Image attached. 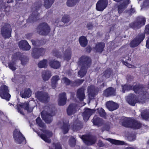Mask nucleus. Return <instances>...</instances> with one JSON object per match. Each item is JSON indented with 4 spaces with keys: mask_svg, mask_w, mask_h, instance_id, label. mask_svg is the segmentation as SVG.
I'll list each match as a JSON object with an SVG mask.
<instances>
[{
    "mask_svg": "<svg viewBox=\"0 0 149 149\" xmlns=\"http://www.w3.org/2000/svg\"><path fill=\"white\" fill-rule=\"evenodd\" d=\"M60 79L58 76L56 75L52 77V79L51 84L52 87L55 88L57 86V81Z\"/></svg>",
    "mask_w": 149,
    "mask_h": 149,
    "instance_id": "nucleus-33",
    "label": "nucleus"
},
{
    "mask_svg": "<svg viewBox=\"0 0 149 149\" xmlns=\"http://www.w3.org/2000/svg\"><path fill=\"white\" fill-rule=\"evenodd\" d=\"M63 125L62 127V129L64 134H66L68 132L69 130V126L68 122L66 123L63 122Z\"/></svg>",
    "mask_w": 149,
    "mask_h": 149,
    "instance_id": "nucleus-42",
    "label": "nucleus"
},
{
    "mask_svg": "<svg viewBox=\"0 0 149 149\" xmlns=\"http://www.w3.org/2000/svg\"><path fill=\"white\" fill-rule=\"evenodd\" d=\"M110 128V125L109 124L107 125H106L105 126V129L107 131H109Z\"/></svg>",
    "mask_w": 149,
    "mask_h": 149,
    "instance_id": "nucleus-57",
    "label": "nucleus"
},
{
    "mask_svg": "<svg viewBox=\"0 0 149 149\" xmlns=\"http://www.w3.org/2000/svg\"><path fill=\"white\" fill-rule=\"evenodd\" d=\"M19 47L25 50H28L31 48L30 46L26 40H21L19 43Z\"/></svg>",
    "mask_w": 149,
    "mask_h": 149,
    "instance_id": "nucleus-21",
    "label": "nucleus"
},
{
    "mask_svg": "<svg viewBox=\"0 0 149 149\" xmlns=\"http://www.w3.org/2000/svg\"><path fill=\"white\" fill-rule=\"evenodd\" d=\"M106 105L107 109L111 111L117 109L119 107L118 104L112 101L107 102L106 103Z\"/></svg>",
    "mask_w": 149,
    "mask_h": 149,
    "instance_id": "nucleus-18",
    "label": "nucleus"
},
{
    "mask_svg": "<svg viewBox=\"0 0 149 149\" xmlns=\"http://www.w3.org/2000/svg\"><path fill=\"white\" fill-rule=\"evenodd\" d=\"M108 4L107 0H99L97 3L96 9L99 11H102L107 6Z\"/></svg>",
    "mask_w": 149,
    "mask_h": 149,
    "instance_id": "nucleus-12",
    "label": "nucleus"
},
{
    "mask_svg": "<svg viewBox=\"0 0 149 149\" xmlns=\"http://www.w3.org/2000/svg\"><path fill=\"white\" fill-rule=\"evenodd\" d=\"M8 87L6 85H2L0 88V96L2 98L9 101L11 95Z\"/></svg>",
    "mask_w": 149,
    "mask_h": 149,
    "instance_id": "nucleus-7",
    "label": "nucleus"
},
{
    "mask_svg": "<svg viewBox=\"0 0 149 149\" xmlns=\"http://www.w3.org/2000/svg\"><path fill=\"white\" fill-rule=\"evenodd\" d=\"M49 149H61V148L60 144L57 143L56 144H53L52 148L50 147Z\"/></svg>",
    "mask_w": 149,
    "mask_h": 149,
    "instance_id": "nucleus-49",
    "label": "nucleus"
},
{
    "mask_svg": "<svg viewBox=\"0 0 149 149\" xmlns=\"http://www.w3.org/2000/svg\"><path fill=\"white\" fill-rule=\"evenodd\" d=\"M71 56V49L70 48L67 49L64 53L63 58L65 60L68 61Z\"/></svg>",
    "mask_w": 149,
    "mask_h": 149,
    "instance_id": "nucleus-31",
    "label": "nucleus"
},
{
    "mask_svg": "<svg viewBox=\"0 0 149 149\" xmlns=\"http://www.w3.org/2000/svg\"><path fill=\"white\" fill-rule=\"evenodd\" d=\"M144 89H143L141 100L139 101L134 100V99H135V96L134 95L131 94L129 95L126 99L129 104L132 106H134L136 103L139 102L141 103H144L145 98L149 99V91L148 92H146V91H144Z\"/></svg>",
    "mask_w": 149,
    "mask_h": 149,
    "instance_id": "nucleus-4",
    "label": "nucleus"
},
{
    "mask_svg": "<svg viewBox=\"0 0 149 149\" xmlns=\"http://www.w3.org/2000/svg\"><path fill=\"white\" fill-rule=\"evenodd\" d=\"M42 130L45 133V134H41L40 135V136L45 142L48 143H50L51 140L49 138L52 136V132L50 131L44 130Z\"/></svg>",
    "mask_w": 149,
    "mask_h": 149,
    "instance_id": "nucleus-17",
    "label": "nucleus"
},
{
    "mask_svg": "<svg viewBox=\"0 0 149 149\" xmlns=\"http://www.w3.org/2000/svg\"><path fill=\"white\" fill-rule=\"evenodd\" d=\"M36 122L38 125L40 127L44 128L45 127V125L43 123L41 120L40 118L38 117L36 119Z\"/></svg>",
    "mask_w": 149,
    "mask_h": 149,
    "instance_id": "nucleus-45",
    "label": "nucleus"
},
{
    "mask_svg": "<svg viewBox=\"0 0 149 149\" xmlns=\"http://www.w3.org/2000/svg\"><path fill=\"white\" fill-rule=\"evenodd\" d=\"M76 105L75 104H71L67 109V113L68 115H70L74 113L76 111Z\"/></svg>",
    "mask_w": 149,
    "mask_h": 149,
    "instance_id": "nucleus-26",
    "label": "nucleus"
},
{
    "mask_svg": "<svg viewBox=\"0 0 149 149\" xmlns=\"http://www.w3.org/2000/svg\"><path fill=\"white\" fill-rule=\"evenodd\" d=\"M148 143H149V140H148Z\"/></svg>",
    "mask_w": 149,
    "mask_h": 149,
    "instance_id": "nucleus-64",
    "label": "nucleus"
},
{
    "mask_svg": "<svg viewBox=\"0 0 149 149\" xmlns=\"http://www.w3.org/2000/svg\"><path fill=\"white\" fill-rule=\"evenodd\" d=\"M31 36V34H28L26 35V38L28 39H30V38Z\"/></svg>",
    "mask_w": 149,
    "mask_h": 149,
    "instance_id": "nucleus-58",
    "label": "nucleus"
},
{
    "mask_svg": "<svg viewBox=\"0 0 149 149\" xmlns=\"http://www.w3.org/2000/svg\"><path fill=\"white\" fill-rule=\"evenodd\" d=\"M13 1V0H8L7 1V3H10L12 2Z\"/></svg>",
    "mask_w": 149,
    "mask_h": 149,
    "instance_id": "nucleus-63",
    "label": "nucleus"
},
{
    "mask_svg": "<svg viewBox=\"0 0 149 149\" xmlns=\"http://www.w3.org/2000/svg\"><path fill=\"white\" fill-rule=\"evenodd\" d=\"M54 0H45L44 6L47 8L50 7L54 2Z\"/></svg>",
    "mask_w": 149,
    "mask_h": 149,
    "instance_id": "nucleus-41",
    "label": "nucleus"
},
{
    "mask_svg": "<svg viewBox=\"0 0 149 149\" xmlns=\"http://www.w3.org/2000/svg\"><path fill=\"white\" fill-rule=\"evenodd\" d=\"M122 120L123 125L126 127H130L134 129H136L141 126V125L140 122L130 118L123 117Z\"/></svg>",
    "mask_w": 149,
    "mask_h": 149,
    "instance_id": "nucleus-3",
    "label": "nucleus"
},
{
    "mask_svg": "<svg viewBox=\"0 0 149 149\" xmlns=\"http://www.w3.org/2000/svg\"><path fill=\"white\" fill-rule=\"evenodd\" d=\"M80 138L87 145H90L94 143L95 142V138L92 136H86L83 135Z\"/></svg>",
    "mask_w": 149,
    "mask_h": 149,
    "instance_id": "nucleus-16",
    "label": "nucleus"
},
{
    "mask_svg": "<svg viewBox=\"0 0 149 149\" xmlns=\"http://www.w3.org/2000/svg\"><path fill=\"white\" fill-rule=\"evenodd\" d=\"M38 14L37 13V10L34 12L32 15L29 16V20L30 21H35L38 18Z\"/></svg>",
    "mask_w": 149,
    "mask_h": 149,
    "instance_id": "nucleus-40",
    "label": "nucleus"
},
{
    "mask_svg": "<svg viewBox=\"0 0 149 149\" xmlns=\"http://www.w3.org/2000/svg\"><path fill=\"white\" fill-rule=\"evenodd\" d=\"M149 72V69H148V68L147 69V70L146 71H145L144 72V74H146V75H147L148 74V72Z\"/></svg>",
    "mask_w": 149,
    "mask_h": 149,
    "instance_id": "nucleus-59",
    "label": "nucleus"
},
{
    "mask_svg": "<svg viewBox=\"0 0 149 149\" xmlns=\"http://www.w3.org/2000/svg\"><path fill=\"white\" fill-rule=\"evenodd\" d=\"M36 97L41 102H46L49 100L48 94L43 92L38 91L35 94Z\"/></svg>",
    "mask_w": 149,
    "mask_h": 149,
    "instance_id": "nucleus-11",
    "label": "nucleus"
},
{
    "mask_svg": "<svg viewBox=\"0 0 149 149\" xmlns=\"http://www.w3.org/2000/svg\"><path fill=\"white\" fill-rule=\"evenodd\" d=\"M66 94L65 93L60 94L59 95L58 100V105L60 106L64 105L66 103Z\"/></svg>",
    "mask_w": 149,
    "mask_h": 149,
    "instance_id": "nucleus-22",
    "label": "nucleus"
},
{
    "mask_svg": "<svg viewBox=\"0 0 149 149\" xmlns=\"http://www.w3.org/2000/svg\"><path fill=\"white\" fill-rule=\"evenodd\" d=\"M62 82L64 83L66 85H69L71 84L70 81L65 77L63 78L62 80Z\"/></svg>",
    "mask_w": 149,
    "mask_h": 149,
    "instance_id": "nucleus-47",
    "label": "nucleus"
},
{
    "mask_svg": "<svg viewBox=\"0 0 149 149\" xmlns=\"http://www.w3.org/2000/svg\"><path fill=\"white\" fill-rule=\"evenodd\" d=\"M13 136L15 141L18 143L21 144L25 140L24 137L17 129L14 131Z\"/></svg>",
    "mask_w": 149,
    "mask_h": 149,
    "instance_id": "nucleus-15",
    "label": "nucleus"
},
{
    "mask_svg": "<svg viewBox=\"0 0 149 149\" xmlns=\"http://www.w3.org/2000/svg\"><path fill=\"white\" fill-rule=\"evenodd\" d=\"M17 105L18 112L23 115L24 114V110H26L28 112H31L33 111L34 108L33 107H29V104L27 102L18 104Z\"/></svg>",
    "mask_w": 149,
    "mask_h": 149,
    "instance_id": "nucleus-6",
    "label": "nucleus"
},
{
    "mask_svg": "<svg viewBox=\"0 0 149 149\" xmlns=\"http://www.w3.org/2000/svg\"><path fill=\"white\" fill-rule=\"evenodd\" d=\"M98 110L99 113L101 116L104 117L105 116L106 113L103 109L102 108H99Z\"/></svg>",
    "mask_w": 149,
    "mask_h": 149,
    "instance_id": "nucleus-46",
    "label": "nucleus"
},
{
    "mask_svg": "<svg viewBox=\"0 0 149 149\" xmlns=\"http://www.w3.org/2000/svg\"><path fill=\"white\" fill-rule=\"evenodd\" d=\"M145 31L146 33L149 34V24L146 26Z\"/></svg>",
    "mask_w": 149,
    "mask_h": 149,
    "instance_id": "nucleus-54",
    "label": "nucleus"
},
{
    "mask_svg": "<svg viewBox=\"0 0 149 149\" xmlns=\"http://www.w3.org/2000/svg\"><path fill=\"white\" fill-rule=\"evenodd\" d=\"M79 41L80 45L82 47H85L87 44V39L84 36H82L79 38Z\"/></svg>",
    "mask_w": 149,
    "mask_h": 149,
    "instance_id": "nucleus-37",
    "label": "nucleus"
},
{
    "mask_svg": "<svg viewBox=\"0 0 149 149\" xmlns=\"http://www.w3.org/2000/svg\"><path fill=\"white\" fill-rule=\"evenodd\" d=\"M46 51V49L43 48H34L32 53L33 56L35 58H38L39 56L43 55Z\"/></svg>",
    "mask_w": 149,
    "mask_h": 149,
    "instance_id": "nucleus-13",
    "label": "nucleus"
},
{
    "mask_svg": "<svg viewBox=\"0 0 149 149\" xmlns=\"http://www.w3.org/2000/svg\"><path fill=\"white\" fill-rule=\"evenodd\" d=\"M144 36L142 34L137 36L130 44L131 47H135L139 45L141 41L144 39Z\"/></svg>",
    "mask_w": 149,
    "mask_h": 149,
    "instance_id": "nucleus-14",
    "label": "nucleus"
},
{
    "mask_svg": "<svg viewBox=\"0 0 149 149\" xmlns=\"http://www.w3.org/2000/svg\"><path fill=\"white\" fill-rule=\"evenodd\" d=\"M146 19L143 17L139 18V21L137 22L134 23V26L135 27L138 28L145 24Z\"/></svg>",
    "mask_w": 149,
    "mask_h": 149,
    "instance_id": "nucleus-28",
    "label": "nucleus"
},
{
    "mask_svg": "<svg viewBox=\"0 0 149 149\" xmlns=\"http://www.w3.org/2000/svg\"><path fill=\"white\" fill-rule=\"evenodd\" d=\"M146 46L147 48L149 49V38L146 41Z\"/></svg>",
    "mask_w": 149,
    "mask_h": 149,
    "instance_id": "nucleus-56",
    "label": "nucleus"
},
{
    "mask_svg": "<svg viewBox=\"0 0 149 149\" xmlns=\"http://www.w3.org/2000/svg\"><path fill=\"white\" fill-rule=\"evenodd\" d=\"M54 114L51 112V109L48 107H46L45 110L41 113V116L42 119L47 123H50L52 120V117Z\"/></svg>",
    "mask_w": 149,
    "mask_h": 149,
    "instance_id": "nucleus-5",
    "label": "nucleus"
},
{
    "mask_svg": "<svg viewBox=\"0 0 149 149\" xmlns=\"http://www.w3.org/2000/svg\"><path fill=\"white\" fill-rule=\"evenodd\" d=\"M125 149H135L133 147H127L126 148H125Z\"/></svg>",
    "mask_w": 149,
    "mask_h": 149,
    "instance_id": "nucleus-61",
    "label": "nucleus"
},
{
    "mask_svg": "<svg viewBox=\"0 0 149 149\" xmlns=\"http://www.w3.org/2000/svg\"><path fill=\"white\" fill-rule=\"evenodd\" d=\"M70 18L69 15H64L62 19V21L65 23H68L70 21Z\"/></svg>",
    "mask_w": 149,
    "mask_h": 149,
    "instance_id": "nucleus-44",
    "label": "nucleus"
},
{
    "mask_svg": "<svg viewBox=\"0 0 149 149\" xmlns=\"http://www.w3.org/2000/svg\"><path fill=\"white\" fill-rule=\"evenodd\" d=\"M19 54V53H17L13 55L12 57L13 61L10 62L8 63V67L13 71H14L16 70V65L15 62L14 61L18 58L17 55Z\"/></svg>",
    "mask_w": 149,
    "mask_h": 149,
    "instance_id": "nucleus-20",
    "label": "nucleus"
},
{
    "mask_svg": "<svg viewBox=\"0 0 149 149\" xmlns=\"http://www.w3.org/2000/svg\"><path fill=\"white\" fill-rule=\"evenodd\" d=\"M106 140L110 142L112 144L116 145H123L124 144V141L112 139L110 138L107 139Z\"/></svg>",
    "mask_w": 149,
    "mask_h": 149,
    "instance_id": "nucleus-38",
    "label": "nucleus"
},
{
    "mask_svg": "<svg viewBox=\"0 0 149 149\" xmlns=\"http://www.w3.org/2000/svg\"><path fill=\"white\" fill-rule=\"evenodd\" d=\"M31 42H32V43L33 45H37V42H36L35 40H32Z\"/></svg>",
    "mask_w": 149,
    "mask_h": 149,
    "instance_id": "nucleus-60",
    "label": "nucleus"
},
{
    "mask_svg": "<svg viewBox=\"0 0 149 149\" xmlns=\"http://www.w3.org/2000/svg\"><path fill=\"white\" fill-rule=\"evenodd\" d=\"M122 87L123 91V93L125 92V91H129L133 89L136 93L140 94V95L139 96L138 99H137L136 96L134 94H129L126 97V100L127 102H128L126 99L131 94L134 95V96H135V99H134V100H137L139 101L141 100V99L142 98V95L143 94V89H144V86L143 85H135L133 87L131 84H130L129 85L126 84L123 86H122ZM128 103L129 104L128 102Z\"/></svg>",
    "mask_w": 149,
    "mask_h": 149,
    "instance_id": "nucleus-2",
    "label": "nucleus"
},
{
    "mask_svg": "<svg viewBox=\"0 0 149 149\" xmlns=\"http://www.w3.org/2000/svg\"><path fill=\"white\" fill-rule=\"evenodd\" d=\"M50 31V28L46 23H43L40 24L37 29V32L40 35H46Z\"/></svg>",
    "mask_w": 149,
    "mask_h": 149,
    "instance_id": "nucleus-9",
    "label": "nucleus"
},
{
    "mask_svg": "<svg viewBox=\"0 0 149 149\" xmlns=\"http://www.w3.org/2000/svg\"><path fill=\"white\" fill-rule=\"evenodd\" d=\"M71 126H72V129L74 131H76L81 128V127L80 126L79 124L76 123H75L73 125L71 124Z\"/></svg>",
    "mask_w": 149,
    "mask_h": 149,
    "instance_id": "nucleus-43",
    "label": "nucleus"
},
{
    "mask_svg": "<svg viewBox=\"0 0 149 149\" xmlns=\"http://www.w3.org/2000/svg\"><path fill=\"white\" fill-rule=\"evenodd\" d=\"M52 76L51 72L49 71L45 70L42 72V76L44 81H47Z\"/></svg>",
    "mask_w": 149,
    "mask_h": 149,
    "instance_id": "nucleus-30",
    "label": "nucleus"
},
{
    "mask_svg": "<svg viewBox=\"0 0 149 149\" xmlns=\"http://www.w3.org/2000/svg\"><path fill=\"white\" fill-rule=\"evenodd\" d=\"M123 58H124L125 59V61H124V59H123L122 60V61L124 65H125L127 67L129 68H132L134 67V66L133 65L130 64L129 63H128L127 61H131V58H130V57L129 56V55H126V56H124L123 57Z\"/></svg>",
    "mask_w": 149,
    "mask_h": 149,
    "instance_id": "nucleus-34",
    "label": "nucleus"
},
{
    "mask_svg": "<svg viewBox=\"0 0 149 149\" xmlns=\"http://www.w3.org/2000/svg\"><path fill=\"white\" fill-rule=\"evenodd\" d=\"M22 64V65H25L28 61V59L25 57L21 59Z\"/></svg>",
    "mask_w": 149,
    "mask_h": 149,
    "instance_id": "nucleus-52",
    "label": "nucleus"
},
{
    "mask_svg": "<svg viewBox=\"0 0 149 149\" xmlns=\"http://www.w3.org/2000/svg\"><path fill=\"white\" fill-rule=\"evenodd\" d=\"M105 47V44L103 43H97L94 48L96 52L101 53L103 51Z\"/></svg>",
    "mask_w": 149,
    "mask_h": 149,
    "instance_id": "nucleus-29",
    "label": "nucleus"
},
{
    "mask_svg": "<svg viewBox=\"0 0 149 149\" xmlns=\"http://www.w3.org/2000/svg\"><path fill=\"white\" fill-rule=\"evenodd\" d=\"M130 11H131V13H134L135 11L133 9H131L130 10Z\"/></svg>",
    "mask_w": 149,
    "mask_h": 149,
    "instance_id": "nucleus-62",
    "label": "nucleus"
},
{
    "mask_svg": "<svg viewBox=\"0 0 149 149\" xmlns=\"http://www.w3.org/2000/svg\"><path fill=\"white\" fill-rule=\"evenodd\" d=\"M117 2H120L117 5L118 11L119 14L122 13L126 8L127 7L128 4L130 3V0H113Z\"/></svg>",
    "mask_w": 149,
    "mask_h": 149,
    "instance_id": "nucleus-8",
    "label": "nucleus"
},
{
    "mask_svg": "<svg viewBox=\"0 0 149 149\" xmlns=\"http://www.w3.org/2000/svg\"><path fill=\"white\" fill-rule=\"evenodd\" d=\"M141 117L143 119L147 120L149 118V114H146V113H142Z\"/></svg>",
    "mask_w": 149,
    "mask_h": 149,
    "instance_id": "nucleus-50",
    "label": "nucleus"
},
{
    "mask_svg": "<svg viewBox=\"0 0 149 149\" xmlns=\"http://www.w3.org/2000/svg\"><path fill=\"white\" fill-rule=\"evenodd\" d=\"M80 0H68L67 5L69 7H72L74 6L77 4Z\"/></svg>",
    "mask_w": 149,
    "mask_h": 149,
    "instance_id": "nucleus-35",
    "label": "nucleus"
},
{
    "mask_svg": "<svg viewBox=\"0 0 149 149\" xmlns=\"http://www.w3.org/2000/svg\"><path fill=\"white\" fill-rule=\"evenodd\" d=\"M49 64L52 68L55 69L58 68L61 66L60 63L55 59L51 60Z\"/></svg>",
    "mask_w": 149,
    "mask_h": 149,
    "instance_id": "nucleus-25",
    "label": "nucleus"
},
{
    "mask_svg": "<svg viewBox=\"0 0 149 149\" xmlns=\"http://www.w3.org/2000/svg\"><path fill=\"white\" fill-rule=\"evenodd\" d=\"M38 66L40 68H46L48 65V62L47 60L43 59L40 61L38 64Z\"/></svg>",
    "mask_w": 149,
    "mask_h": 149,
    "instance_id": "nucleus-39",
    "label": "nucleus"
},
{
    "mask_svg": "<svg viewBox=\"0 0 149 149\" xmlns=\"http://www.w3.org/2000/svg\"><path fill=\"white\" fill-rule=\"evenodd\" d=\"M84 90V88H82L77 91V96L81 101L83 100L85 98Z\"/></svg>",
    "mask_w": 149,
    "mask_h": 149,
    "instance_id": "nucleus-24",
    "label": "nucleus"
},
{
    "mask_svg": "<svg viewBox=\"0 0 149 149\" xmlns=\"http://www.w3.org/2000/svg\"><path fill=\"white\" fill-rule=\"evenodd\" d=\"M88 92L89 97L91 98L97 93V91L95 90L94 86L92 85L88 87Z\"/></svg>",
    "mask_w": 149,
    "mask_h": 149,
    "instance_id": "nucleus-27",
    "label": "nucleus"
},
{
    "mask_svg": "<svg viewBox=\"0 0 149 149\" xmlns=\"http://www.w3.org/2000/svg\"><path fill=\"white\" fill-rule=\"evenodd\" d=\"M76 140L75 138L71 137L69 140V144L71 146H74L75 144Z\"/></svg>",
    "mask_w": 149,
    "mask_h": 149,
    "instance_id": "nucleus-48",
    "label": "nucleus"
},
{
    "mask_svg": "<svg viewBox=\"0 0 149 149\" xmlns=\"http://www.w3.org/2000/svg\"><path fill=\"white\" fill-rule=\"evenodd\" d=\"M31 91L29 88L26 89L24 93L21 94V97L24 98H28L31 95Z\"/></svg>",
    "mask_w": 149,
    "mask_h": 149,
    "instance_id": "nucleus-36",
    "label": "nucleus"
},
{
    "mask_svg": "<svg viewBox=\"0 0 149 149\" xmlns=\"http://www.w3.org/2000/svg\"><path fill=\"white\" fill-rule=\"evenodd\" d=\"M91 59L88 57L83 56L79 59L78 64L81 67L78 72V76L81 77H83L86 73V69L91 65Z\"/></svg>",
    "mask_w": 149,
    "mask_h": 149,
    "instance_id": "nucleus-1",
    "label": "nucleus"
},
{
    "mask_svg": "<svg viewBox=\"0 0 149 149\" xmlns=\"http://www.w3.org/2000/svg\"><path fill=\"white\" fill-rule=\"evenodd\" d=\"M11 29L10 25L8 24H5L2 29L1 33L5 38H8L11 36Z\"/></svg>",
    "mask_w": 149,
    "mask_h": 149,
    "instance_id": "nucleus-10",
    "label": "nucleus"
},
{
    "mask_svg": "<svg viewBox=\"0 0 149 149\" xmlns=\"http://www.w3.org/2000/svg\"><path fill=\"white\" fill-rule=\"evenodd\" d=\"M111 72L109 70H107L105 71L104 74V76L107 78H108L110 77Z\"/></svg>",
    "mask_w": 149,
    "mask_h": 149,
    "instance_id": "nucleus-51",
    "label": "nucleus"
},
{
    "mask_svg": "<svg viewBox=\"0 0 149 149\" xmlns=\"http://www.w3.org/2000/svg\"><path fill=\"white\" fill-rule=\"evenodd\" d=\"M104 94L106 97L114 96L116 95L115 89L112 87L109 88L104 91Z\"/></svg>",
    "mask_w": 149,
    "mask_h": 149,
    "instance_id": "nucleus-23",
    "label": "nucleus"
},
{
    "mask_svg": "<svg viewBox=\"0 0 149 149\" xmlns=\"http://www.w3.org/2000/svg\"><path fill=\"white\" fill-rule=\"evenodd\" d=\"M95 112L94 110L88 108L85 109V111L82 114L84 120L87 121L88 119L90 116Z\"/></svg>",
    "mask_w": 149,
    "mask_h": 149,
    "instance_id": "nucleus-19",
    "label": "nucleus"
},
{
    "mask_svg": "<svg viewBox=\"0 0 149 149\" xmlns=\"http://www.w3.org/2000/svg\"><path fill=\"white\" fill-rule=\"evenodd\" d=\"M84 81V80L82 79H77L76 81V84H75L77 86L79 85L80 84H81Z\"/></svg>",
    "mask_w": 149,
    "mask_h": 149,
    "instance_id": "nucleus-53",
    "label": "nucleus"
},
{
    "mask_svg": "<svg viewBox=\"0 0 149 149\" xmlns=\"http://www.w3.org/2000/svg\"><path fill=\"white\" fill-rule=\"evenodd\" d=\"M93 122L94 125L100 126L102 123V121L101 118L97 116H95L93 119Z\"/></svg>",
    "mask_w": 149,
    "mask_h": 149,
    "instance_id": "nucleus-32",
    "label": "nucleus"
},
{
    "mask_svg": "<svg viewBox=\"0 0 149 149\" xmlns=\"http://www.w3.org/2000/svg\"><path fill=\"white\" fill-rule=\"evenodd\" d=\"M87 27L88 29H92L93 26L91 24L88 23L87 25Z\"/></svg>",
    "mask_w": 149,
    "mask_h": 149,
    "instance_id": "nucleus-55",
    "label": "nucleus"
}]
</instances>
